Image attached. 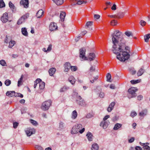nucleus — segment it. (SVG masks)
I'll return each mask as SVG.
<instances>
[{"instance_id":"38","label":"nucleus","mask_w":150,"mask_h":150,"mask_svg":"<svg viewBox=\"0 0 150 150\" xmlns=\"http://www.w3.org/2000/svg\"><path fill=\"white\" fill-rule=\"evenodd\" d=\"M93 24V22L92 21H88L86 23V28H88L89 27L91 26Z\"/></svg>"},{"instance_id":"45","label":"nucleus","mask_w":150,"mask_h":150,"mask_svg":"<svg viewBox=\"0 0 150 150\" xmlns=\"http://www.w3.org/2000/svg\"><path fill=\"white\" fill-rule=\"evenodd\" d=\"M71 69L72 71H76L77 69V67L76 66H71Z\"/></svg>"},{"instance_id":"27","label":"nucleus","mask_w":150,"mask_h":150,"mask_svg":"<svg viewBox=\"0 0 150 150\" xmlns=\"http://www.w3.org/2000/svg\"><path fill=\"white\" fill-rule=\"evenodd\" d=\"M21 32L22 34L25 36H27L28 33L26 29L25 28H22L21 29Z\"/></svg>"},{"instance_id":"8","label":"nucleus","mask_w":150,"mask_h":150,"mask_svg":"<svg viewBox=\"0 0 150 150\" xmlns=\"http://www.w3.org/2000/svg\"><path fill=\"white\" fill-rule=\"evenodd\" d=\"M8 15L7 13H4L1 18V20L4 23H6L8 21Z\"/></svg>"},{"instance_id":"36","label":"nucleus","mask_w":150,"mask_h":150,"mask_svg":"<svg viewBox=\"0 0 150 150\" xmlns=\"http://www.w3.org/2000/svg\"><path fill=\"white\" fill-rule=\"evenodd\" d=\"M0 64L3 66H6V63L5 61L4 60H1L0 61Z\"/></svg>"},{"instance_id":"61","label":"nucleus","mask_w":150,"mask_h":150,"mask_svg":"<svg viewBox=\"0 0 150 150\" xmlns=\"http://www.w3.org/2000/svg\"><path fill=\"white\" fill-rule=\"evenodd\" d=\"M108 16L111 18H117L116 15H108Z\"/></svg>"},{"instance_id":"28","label":"nucleus","mask_w":150,"mask_h":150,"mask_svg":"<svg viewBox=\"0 0 150 150\" xmlns=\"http://www.w3.org/2000/svg\"><path fill=\"white\" fill-rule=\"evenodd\" d=\"M16 43V42L14 40H11L9 42V45L8 47L9 48H12V47Z\"/></svg>"},{"instance_id":"16","label":"nucleus","mask_w":150,"mask_h":150,"mask_svg":"<svg viewBox=\"0 0 150 150\" xmlns=\"http://www.w3.org/2000/svg\"><path fill=\"white\" fill-rule=\"evenodd\" d=\"M71 64L70 63L66 62L64 65V67L65 68L64 71L65 72H68L71 68Z\"/></svg>"},{"instance_id":"58","label":"nucleus","mask_w":150,"mask_h":150,"mask_svg":"<svg viewBox=\"0 0 150 150\" xmlns=\"http://www.w3.org/2000/svg\"><path fill=\"white\" fill-rule=\"evenodd\" d=\"M100 17V16L98 14H95L94 15V18L96 19H98Z\"/></svg>"},{"instance_id":"40","label":"nucleus","mask_w":150,"mask_h":150,"mask_svg":"<svg viewBox=\"0 0 150 150\" xmlns=\"http://www.w3.org/2000/svg\"><path fill=\"white\" fill-rule=\"evenodd\" d=\"M106 78H107V81H108L111 82L110 80L111 79V76L110 73H108L106 76Z\"/></svg>"},{"instance_id":"52","label":"nucleus","mask_w":150,"mask_h":150,"mask_svg":"<svg viewBox=\"0 0 150 150\" xmlns=\"http://www.w3.org/2000/svg\"><path fill=\"white\" fill-rule=\"evenodd\" d=\"M64 123L62 122H60L59 123V127L61 129H62L64 127Z\"/></svg>"},{"instance_id":"25","label":"nucleus","mask_w":150,"mask_h":150,"mask_svg":"<svg viewBox=\"0 0 150 150\" xmlns=\"http://www.w3.org/2000/svg\"><path fill=\"white\" fill-rule=\"evenodd\" d=\"M57 5H62L63 3V0H53Z\"/></svg>"},{"instance_id":"49","label":"nucleus","mask_w":150,"mask_h":150,"mask_svg":"<svg viewBox=\"0 0 150 150\" xmlns=\"http://www.w3.org/2000/svg\"><path fill=\"white\" fill-rule=\"evenodd\" d=\"M30 122L33 125L36 126L38 125V123L36 121L33 120L31 119L30 120Z\"/></svg>"},{"instance_id":"57","label":"nucleus","mask_w":150,"mask_h":150,"mask_svg":"<svg viewBox=\"0 0 150 150\" xmlns=\"http://www.w3.org/2000/svg\"><path fill=\"white\" fill-rule=\"evenodd\" d=\"M35 83L37 84L39 83L40 84V82L42 81L41 79H38L35 81Z\"/></svg>"},{"instance_id":"10","label":"nucleus","mask_w":150,"mask_h":150,"mask_svg":"<svg viewBox=\"0 0 150 150\" xmlns=\"http://www.w3.org/2000/svg\"><path fill=\"white\" fill-rule=\"evenodd\" d=\"M57 24L54 22L51 23L49 26L50 30L51 31H53L57 30Z\"/></svg>"},{"instance_id":"48","label":"nucleus","mask_w":150,"mask_h":150,"mask_svg":"<svg viewBox=\"0 0 150 150\" xmlns=\"http://www.w3.org/2000/svg\"><path fill=\"white\" fill-rule=\"evenodd\" d=\"M35 148L38 150H42L43 149V148L41 146L38 145H36L35 146Z\"/></svg>"},{"instance_id":"62","label":"nucleus","mask_w":150,"mask_h":150,"mask_svg":"<svg viewBox=\"0 0 150 150\" xmlns=\"http://www.w3.org/2000/svg\"><path fill=\"white\" fill-rule=\"evenodd\" d=\"M116 5L115 4H114L113 5L111 8L112 10H115L116 9Z\"/></svg>"},{"instance_id":"6","label":"nucleus","mask_w":150,"mask_h":150,"mask_svg":"<svg viewBox=\"0 0 150 150\" xmlns=\"http://www.w3.org/2000/svg\"><path fill=\"white\" fill-rule=\"evenodd\" d=\"M76 101L77 104L81 106H85L86 105V103L85 101L82 99L80 96H78L76 98Z\"/></svg>"},{"instance_id":"5","label":"nucleus","mask_w":150,"mask_h":150,"mask_svg":"<svg viewBox=\"0 0 150 150\" xmlns=\"http://www.w3.org/2000/svg\"><path fill=\"white\" fill-rule=\"evenodd\" d=\"M51 100H48L42 103L41 107V109L44 110H46L48 109L52 104Z\"/></svg>"},{"instance_id":"22","label":"nucleus","mask_w":150,"mask_h":150,"mask_svg":"<svg viewBox=\"0 0 150 150\" xmlns=\"http://www.w3.org/2000/svg\"><path fill=\"white\" fill-rule=\"evenodd\" d=\"M125 13L124 12H120L116 15L117 18L118 19L123 18L125 16Z\"/></svg>"},{"instance_id":"7","label":"nucleus","mask_w":150,"mask_h":150,"mask_svg":"<svg viewBox=\"0 0 150 150\" xmlns=\"http://www.w3.org/2000/svg\"><path fill=\"white\" fill-rule=\"evenodd\" d=\"M29 16L28 14H26L23 16L18 21L17 24L18 25L21 24L23 23L24 22L25 19H27Z\"/></svg>"},{"instance_id":"63","label":"nucleus","mask_w":150,"mask_h":150,"mask_svg":"<svg viewBox=\"0 0 150 150\" xmlns=\"http://www.w3.org/2000/svg\"><path fill=\"white\" fill-rule=\"evenodd\" d=\"M143 98V96L142 95H139L137 96V99L139 100H140Z\"/></svg>"},{"instance_id":"24","label":"nucleus","mask_w":150,"mask_h":150,"mask_svg":"<svg viewBox=\"0 0 150 150\" xmlns=\"http://www.w3.org/2000/svg\"><path fill=\"white\" fill-rule=\"evenodd\" d=\"M145 72V70L142 68H140L138 71L137 74L138 76H141Z\"/></svg>"},{"instance_id":"50","label":"nucleus","mask_w":150,"mask_h":150,"mask_svg":"<svg viewBox=\"0 0 150 150\" xmlns=\"http://www.w3.org/2000/svg\"><path fill=\"white\" fill-rule=\"evenodd\" d=\"M15 97H18L21 98H23V95L22 94L20 93H16V95Z\"/></svg>"},{"instance_id":"29","label":"nucleus","mask_w":150,"mask_h":150,"mask_svg":"<svg viewBox=\"0 0 150 150\" xmlns=\"http://www.w3.org/2000/svg\"><path fill=\"white\" fill-rule=\"evenodd\" d=\"M9 7L13 11L15 10V6L12 3L11 1H9L8 3Z\"/></svg>"},{"instance_id":"3","label":"nucleus","mask_w":150,"mask_h":150,"mask_svg":"<svg viewBox=\"0 0 150 150\" xmlns=\"http://www.w3.org/2000/svg\"><path fill=\"white\" fill-rule=\"evenodd\" d=\"M82 125L78 124L74 126L71 130V133L72 134H76L79 132V130L82 128Z\"/></svg>"},{"instance_id":"17","label":"nucleus","mask_w":150,"mask_h":150,"mask_svg":"<svg viewBox=\"0 0 150 150\" xmlns=\"http://www.w3.org/2000/svg\"><path fill=\"white\" fill-rule=\"evenodd\" d=\"M6 95L9 97L15 96L16 93L14 91H8L6 93Z\"/></svg>"},{"instance_id":"30","label":"nucleus","mask_w":150,"mask_h":150,"mask_svg":"<svg viewBox=\"0 0 150 150\" xmlns=\"http://www.w3.org/2000/svg\"><path fill=\"white\" fill-rule=\"evenodd\" d=\"M150 38V34H148L144 36V39L145 42H148L149 39Z\"/></svg>"},{"instance_id":"19","label":"nucleus","mask_w":150,"mask_h":150,"mask_svg":"<svg viewBox=\"0 0 150 150\" xmlns=\"http://www.w3.org/2000/svg\"><path fill=\"white\" fill-rule=\"evenodd\" d=\"M86 136L89 141H92L93 135L90 132H88L87 134L86 135Z\"/></svg>"},{"instance_id":"51","label":"nucleus","mask_w":150,"mask_h":150,"mask_svg":"<svg viewBox=\"0 0 150 150\" xmlns=\"http://www.w3.org/2000/svg\"><path fill=\"white\" fill-rule=\"evenodd\" d=\"M137 115L136 112L135 111L132 112L131 113L130 116L133 117Z\"/></svg>"},{"instance_id":"4","label":"nucleus","mask_w":150,"mask_h":150,"mask_svg":"<svg viewBox=\"0 0 150 150\" xmlns=\"http://www.w3.org/2000/svg\"><path fill=\"white\" fill-rule=\"evenodd\" d=\"M86 50L85 48H82L79 50V57L81 61L87 60V57L85 56Z\"/></svg>"},{"instance_id":"31","label":"nucleus","mask_w":150,"mask_h":150,"mask_svg":"<svg viewBox=\"0 0 150 150\" xmlns=\"http://www.w3.org/2000/svg\"><path fill=\"white\" fill-rule=\"evenodd\" d=\"M72 118L75 119L76 118L77 116V113L76 110H74L72 113Z\"/></svg>"},{"instance_id":"55","label":"nucleus","mask_w":150,"mask_h":150,"mask_svg":"<svg viewBox=\"0 0 150 150\" xmlns=\"http://www.w3.org/2000/svg\"><path fill=\"white\" fill-rule=\"evenodd\" d=\"M105 96V94L103 92H101L99 95V96L101 98H103Z\"/></svg>"},{"instance_id":"12","label":"nucleus","mask_w":150,"mask_h":150,"mask_svg":"<svg viewBox=\"0 0 150 150\" xmlns=\"http://www.w3.org/2000/svg\"><path fill=\"white\" fill-rule=\"evenodd\" d=\"M140 144L143 146V149L144 150H150V147L148 146L149 143H142L140 142Z\"/></svg>"},{"instance_id":"47","label":"nucleus","mask_w":150,"mask_h":150,"mask_svg":"<svg viewBox=\"0 0 150 150\" xmlns=\"http://www.w3.org/2000/svg\"><path fill=\"white\" fill-rule=\"evenodd\" d=\"M35 148L38 150H42L43 149V148L41 146L38 145H36L35 146Z\"/></svg>"},{"instance_id":"37","label":"nucleus","mask_w":150,"mask_h":150,"mask_svg":"<svg viewBox=\"0 0 150 150\" xmlns=\"http://www.w3.org/2000/svg\"><path fill=\"white\" fill-rule=\"evenodd\" d=\"M5 4L3 0H0V8L4 7L5 6Z\"/></svg>"},{"instance_id":"60","label":"nucleus","mask_w":150,"mask_h":150,"mask_svg":"<svg viewBox=\"0 0 150 150\" xmlns=\"http://www.w3.org/2000/svg\"><path fill=\"white\" fill-rule=\"evenodd\" d=\"M134 140V137H131L130 139L129 140V143H132Z\"/></svg>"},{"instance_id":"44","label":"nucleus","mask_w":150,"mask_h":150,"mask_svg":"<svg viewBox=\"0 0 150 150\" xmlns=\"http://www.w3.org/2000/svg\"><path fill=\"white\" fill-rule=\"evenodd\" d=\"M98 78V76H96V77L93 78V79H90V81L92 83H93L94 82V81L96 80Z\"/></svg>"},{"instance_id":"33","label":"nucleus","mask_w":150,"mask_h":150,"mask_svg":"<svg viewBox=\"0 0 150 150\" xmlns=\"http://www.w3.org/2000/svg\"><path fill=\"white\" fill-rule=\"evenodd\" d=\"M69 88V87L64 86L60 89V92H63L67 91Z\"/></svg>"},{"instance_id":"53","label":"nucleus","mask_w":150,"mask_h":150,"mask_svg":"<svg viewBox=\"0 0 150 150\" xmlns=\"http://www.w3.org/2000/svg\"><path fill=\"white\" fill-rule=\"evenodd\" d=\"M13 127L14 128H16L18 126V123L17 122H15L13 123Z\"/></svg>"},{"instance_id":"26","label":"nucleus","mask_w":150,"mask_h":150,"mask_svg":"<svg viewBox=\"0 0 150 150\" xmlns=\"http://www.w3.org/2000/svg\"><path fill=\"white\" fill-rule=\"evenodd\" d=\"M99 147L98 144L96 143H94L92 144L91 149L92 150H98Z\"/></svg>"},{"instance_id":"64","label":"nucleus","mask_w":150,"mask_h":150,"mask_svg":"<svg viewBox=\"0 0 150 150\" xmlns=\"http://www.w3.org/2000/svg\"><path fill=\"white\" fill-rule=\"evenodd\" d=\"M95 70V67L94 66H92L90 69V71H94Z\"/></svg>"},{"instance_id":"59","label":"nucleus","mask_w":150,"mask_h":150,"mask_svg":"<svg viewBox=\"0 0 150 150\" xmlns=\"http://www.w3.org/2000/svg\"><path fill=\"white\" fill-rule=\"evenodd\" d=\"M109 117H110L109 115H106L103 118V121H106L105 120H106Z\"/></svg>"},{"instance_id":"11","label":"nucleus","mask_w":150,"mask_h":150,"mask_svg":"<svg viewBox=\"0 0 150 150\" xmlns=\"http://www.w3.org/2000/svg\"><path fill=\"white\" fill-rule=\"evenodd\" d=\"M20 4L21 5H23L24 8H27L29 6L28 0H21Z\"/></svg>"},{"instance_id":"35","label":"nucleus","mask_w":150,"mask_h":150,"mask_svg":"<svg viewBox=\"0 0 150 150\" xmlns=\"http://www.w3.org/2000/svg\"><path fill=\"white\" fill-rule=\"evenodd\" d=\"M125 34L128 37H129L130 36H132L133 34L131 32L129 31H127L125 32Z\"/></svg>"},{"instance_id":"20","label":"nucleus","mask_w":150,"mask_h":150,"mask_svg":"<svg viewBox=\"0 0 150 150\" xmlns=\"http://www.w3.org/2000/svg\"><path fill=\"white\" fill-rule=\"evenodd\" d=\"M66 13L62 11L60 14V17L61 20L63 21H64V18L66 16Z\"/></svg>"},{"instance_id":"41","label":"nucleus","mask_w":150,"mask_h":150,"mask_svg":"<svg viewBox=\"0 0 150 150\" xmlns=\"http://www.w3.org/2000/svg\"><path fill=\"white\" fill-rule=\"evenodd\" d=\"M11 81L9 79H7L5 81V84L6 86H9L11 83Z\"/></svg>"},{"instance_id":"14","label":"nucleus","mask_w":150,"mask_h":150,"mask_svg":"<svg viewBox=\"0 0 150 150\" xmlns=\"http://www.w3.org/2000/svg\"><path fill=\"white\" fill-rule=\"evenodd\" d=\"M25 132L27 136H30L33 134L35 133V131L34 129H28L25 131Z\"/></svg>"},{"instance_id":"42","label":"nucleus","mask_w":150,"mask_h":150,"mask_svg":"<svg viewBox=\"0 0 150 150\" xmlns=\"http://www.w3.org/2000/svg\"><path fill=\"white\" fill-rule=\"evenodd\" d=\"M129 69L130 73L133 75L135 74L136 72V71L133 68H129Z\"/></svg>"},{"instance_id":"54","label":"nucleus","mask_w":150,"mask_h":150,"mask_svg":"<svg viewBox=\"0 0 150 150\" xmlns=\"http://www.w3.org/2000/svg\"><path fill=\"white\" fill-rule=\"evenodd\" d=\"M52 45L51 44L49 45L47 49V52H50L51 50H52Z\"/></svg>"},{"instance_id":"21","label":"nucleus","mask_w":150,"mask_h":150,"mask_svg":"<svg viewBox=\"0 0 150 150\" xmlns=\"http://www.w3.org/2000/svg\"><path fill=\"white\" fill-rule=\"evenodd\" d=\"M56 71V69L55 68H52L50 69L49 71V74L50 76H52L54 74Z\"/></svg>"},{"instance_id":"1","label":"nucleus","mask_w":150,"mask_h":150,"mask_svg":"<svg viewBox=\"0 0 150 150\" xmlns=\"http://www.w3.org/2000/svg\"><path fill=\"white\" fill-rule=\"evenodd\" d=\"M113 43L112 51L116 54L117 58L121 61H125L129 58L130 55L126 52L123 51L125 48V41L119 30H116L112 34Z\"/></svg>"},{"instance_id":"23","label":"nucleus","mask_w":150,"mask_h":150,"mask_svg":"<svg viewBox=\"0 0 150 150\" xmlns=\"http://www.w3.org/2000/svg\"><path fill=\"white\" fill-rule=\"evenodd\" d=\"M69 80L72 85L74 84L76 81L75 79H74V77L72 76H71L69 77Z\"/></svg>"},{"instance_id":"46","label":"nucleus","mask_w":150,"mask_h":150,"mask_svg":"<svg viewBox=\"0 0 150 150\" xmlns=\"http://www.w3.org/2000/svg\"><path fill=\"white\" fill-rule=\"evenodd\" d=\"M140 24L142 26H144L146 24V23L144 21L141 20L140 22Z\"/></svg>"},{"instance_id":"9","label":"nucleus","mask_w":150,"mask_h":150,"mask_svg":"<svg viewBox=\"0 0 150 150\" xmlns=\"http://www.w3.org/2000/svg\"><path fill=\"white\" fill-rule=\"evenodd\" d=\"M147 110L146 109L143 110L141 112H139V115L140 117V119H143L144 117L147 115Z\"/></svg>"},{"instance_id":"56","label":"nucleus","mask_w":150,"mask_h":150,"mask_svg":"<svg viewBox=\"0 0 150 150\" xmlns=\"http://www.w3.org/2000/svg\"><path fill=\"white\" fill-rule=\"evenodd\" d=\"M115 105V103L114 102H112L109 105V106L113 109L114 106Z\"/></svg>"},{"instance_id":"34","label":"nucleus","mask_w":150,"mask_h":150,"mask_svg":"<svg viewBox=\"0 0 150 150\" xmlns=\"http://www.w3.org/2000/svg\"><path fill=\"white\" fill-rule=\"evenodd\" d=\"M45 86V83L43 82H40L39 84V88L40 89H43Z\"/></svg>"},{"instance_id":"32","label":"nucleus","mask_w":150,"mask_h":150,"mask_svg":"<svg viewBox=\"0 0 150 150\" xmlns=\"http://www.w3.org/2000/svg\"><path fill=\"white\" fill-rule=\"evenodd\" d=\"M122 126V125L120 123H116L114 127V130H117Z\"/></svg>"},{"instance_id":"18","label":"nucleus","mask_w":150,"mask_h":150,"mask_svg":"<svg viewBox=\"0 0 150 150\" xmlns=\"http://www.w3.org/2000/svg\"><path fill=\"white\" fill-rule=\"evenodd\" d=\"M43 13L44 11L42 10H39L36 13V16L38 18H40L43 15Z\"/></svg>"},{"instance_id":"15","label":"nucleus","mask_w":150,"mask_h":150,"mask_svg":"<svg viewBox=\"0 0 150 150\" xmlns=\"http://www.w3.org/2000/svg\"><path fill=\"white\" fill-rule=\"evenodd\" d=\"M96 57L95 54L94 53H90L89 55L87 57L88 60L90 61L94 60Z\"/></svg>"},{"instance_id":"43","label":"nucleus","mask_w":150,"mask_h":150,"mask_svg":"<svg viewBox=\"0 0 150 150\" xmlns=\"http://www.w3.org/2000/svg\"><path fill=\"white\" fill-rule=\"evenodd\" d=\"M140 81L139 80H132L130 81V82L132 84H136L137 83H139Z\"/></svg>"},{"instance_id":"13","label":"nucleus","mask_w":150,"mask_h":150,"mask_svg":"<svg viewBox=\"0 0 150 150\" xmlns=\"http://www.w3.org/2000/svg\"><path fill=\"white\" fill-rule=\"evenodd\" d=\"M109 123L110 122L108 120L102 121L101 122L100 125L101 126H102L103 129H106L108 127Z\"/></svg>"},{"instance_id":"2","label":"nucleus","mask_w":150,"mask_h":150,"mask_svg":"<svg viewBox=\"0 0 150 150\" xmlns=\"http://www.w3.org/2000/svg\"><path fill=\"white\" fill-rule=\"evenodd\" d=\"M137 90V88L135 87H131L128 90V97L130 98L136 97L137 96L135 92Z\"/></svg>"},{"instance_id":"39","label":"nucleus","mask_w":150,"mask_h":150,"mask_svg":"<svg viewBox=\"0 0 150 150\" xmlns=\"http://www.w3.org/2000/svg\"><path fill=\"white\" fill-rule=\"evenodd\" d=\"M110 23L111 25L114 26L117 24V21L115 20H113L111 21Z\"/></svg>"}]
</instances>
